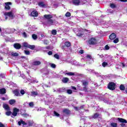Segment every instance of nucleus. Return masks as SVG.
Masks as SVG:
<instances>
[{"label":"nucleus","mask_w":127,"mask_h":127,"mask_svg":"<svg viewBox=\"0 0 127 127\" xmlns=\"http://www.w3.org/2000/svg\"><path fill=\"white\" fill-rule=\"evenodd\" d=\"M20 94L22 95H24L25 94V91L23 89H21L20 91Z\"/></svg>","instance_id":"nucleus-40"},{"label":"nucleus","mask_w":127,"mask_h":127,"mask_svg":"<svg viewBox=\"0 0 127 127\" xmlns=\"http://www.w3.org/2000/svg\"><path fill=\"white\" fill-rule=\"evenodd\" d=\"M47 41H45L44 42V44H45L46 45H47V43L46 42Z\"/></svg>","instance_id":"nucleus-60"},{"label":"nucleus","mask_w":127,"mask_h":127,"mask_svg":"<svg viewBox=\"0 0 127 127\" xmlns=\"http://www.w3.org/2000/svg\"><path fill=\"white\" fill-rule=\"evenodd\" d=\"M40 64H41V62H40V61H35L32 64L34 66H37L38 65H40Z\"/></svg>","instance_id":"nucleus-22"},{"label":"nucleus","mask_w":127,"mask_h":127,"mask_svg":"<svg viewBox=\"0 0 127 127\" xmlns=\"http://www.w3.org/2000/svg\"><path fill=\"white\" fill-rule=\"evenodd\" d=\"M52 34H53V35H56V34H57V30H53L52 31Z\"/></svg>","instance_id":"nucleus-35"},{"label":"nucleus","mask_w":127,"mask_h":127,"mask_svg":"<svg viewBox=\"0 0 127 127\" xmlns=\"http://www.w3.org/2000/svg\"><path fill=\"white\" fill-rule=\"evenodd\" d=\"M13 94L16 96V97L20 96V93H19V90L18 89H15L13 91Z\"/></svg>","instance_id":"nucleus-12"},{"label":"nucleus","mask_w":127,"mask_h":127,"mask_svg":"<svg viewBox=\"0 0 127 127\" xmlns=\"http://www.w3.org/2000/svg\"><path fill=\"white\" fill-rule=\"evenodd\" d=\"M67 94H71L73 93V91H72V90H71V89H67Z\"/></svg>","instance_id":"nucleus-43"},{"label":"nucleus","mask_w":127,"mask_h":127,"mask_svg":"<svg viewBox=\"0 0 127 127\" xmlns=\"http://www.w3.org/2000/svg\"><path fill=\"white\" fill-rule=\"evenodd\" d=\"M2 100L3 101H5V97H2Z\"/></svg>","instance_id":"nucleus-59"},{"label":"nucleus","mask_w":127,"mask_h":127,"mask_svg":"<svg viewBox=\"0 0 127 127\" xmlns=\"http://www.w3.org/2000/svg\"><path fill=\"white\" fill-rule=\"evenodd\" d=\"M31 95L33 97H35L36 96L38 95V92H37V91H31Z\"/></svg>","instance_id":"nucleus-21"},{"label":"nucleus","mask_w":127,"mask_h":127,"mask_svg":"<svg viewBox=\"0 0 127 127\" xmlns=\"http://www.w3.org/2000/svg\"><path fill=\"white\" fill-rule=\"evenodd\" d=\"M71 88L73 90H77V88L75 86H71Z\"/></svg>","instance_id":"nucleus-56"},{"label":"nucleus","mask_w":127,"mask_h":127,"mask_svg":"<svg viewBox=\"0 0 127 127\" xmlns=\"http://www.w3.org/2000/svg\"><path fill=\"white\" fill-rule=\"evenodd\" d=\"M125 92H126V93L127 94V89L125 90Z\"/></svg>","instance_id":"nucleus-64"},{"label":"nucleus","mask_w":127,"mask_h":127,"mask_svg":"<svg viewBox=\"0 0 127 127\" xmlns=\"http://www.w3.org/2000/svg\"><path fill=\"white\" fill-rule=\"evenodd\" d=\"M54 57H55V58H56V59H59V55L58 54H55L54 55Z\"/></svg>","instance_id":"nucleus-45"},{"label":"nucleus","mask_w":127,"mask_h":127,"mask_svg":"<svg viewBox=\"0 0 127 127\" xmlns=\"http://www.w3.org/2000/svg\"><path fill=\"white\" fill-rule=\"evenodd\" d=\"M116 83L114 82H110L108 83L107 88L111 91H114V90H116Z\"/></svg>","instance_id":"nucleus-2"},{"label":"nucleus","mask_w":127,"mask_h":127,"mask_svg":"<svg viewBox=\"0 0 127 127\" xmlns=\"http://www.w3.org/2000/svg\"><path fill=\"white\" fill-rule=\"evenodd\" d=\"M100 117V114L96 113H95L93 116H92L93 119H98Z\"/></svg>","instance_id":"nucleus-23"},{"label":"nucleus","mask_w":127,"mask_h":127,"mask_svg":"<svg viewBox=\"0 0 127 127\" xmlns=\"http://www.w3.org/2000/svg\"><path fill=\"white\" fill-rule=\"evenodd\" d=\"M18 126H21V125H23V126H26L27 123H25L23 120H20V121L18 122Z\"/></svg>","instance_id":"nucleus-15"},{"label":"nucleus","mask_w":127,"mask_h":127,"mask_svg":"<svg viewBox=\"0 0 127 127\" xmlns=\"http://www.w3.org/2000/svg\"><path fill=\"white\" fill-rule=\"evenodd\" d=\"M31 15L33 17H37V16H38V12L36 10H33L31 12Z\"/></svg>","instance_id":"nucleus-9"},{"label":"nucleus","mask_w":127,"mask_h":127,"mask_svg":"<svg viewBox=\"0 0 127 127\" xmlns=\"http://www.w3.org/2000/svg\"><path fill=\"white\" fill-rule=\"evenodd\" d=\"M5 4V9H6L7 10H9L10 9V6L11 4H12V3L11 2H6L4 3Z\"/></svg>","instance_id":"nucleus-4"},{"label":"nucleus","mask_w":127,"mask_h":127,"mask_svg":"<svg viewBox=\"0 0 127 127\" xmlns=\"http://www.w3.org/2000/svg\"><path fill=\"white\" fill-rule=\"evenodd\" d=\"M110 126L112 127H118V123H111Z\"/></svg>","instance_id":"nucleus-31"},{"label":"nucleus","mask_w":127,"mask_h":127,"mask_svg":"<svg viewBox=\"0 0 127 127\" xmlns=\"http://www.w3.org/2000/svg\"><path fill=\"white\" fill-rule=\"evenodd\" d=\"M65 75H68V76H75V74L74 72H66Z\"/></svg>","instance_id":"nucleus-28"},{"label":"nucleus","mask_w":127,"mask_h":127,"mask_svg":"<svg viewBox=\"0 0 127 127\" xmlns=\"http://www.w3.org/2000/svg\"><path fill=\"white\" fill-rule=\"evenodd\" d=\"M65 46H65V45H64V46H63L62 47V49H65Z\"/></svg>","instance_id":"nucleus-58"},{"label":"nucleus","mask_w":127,"mask_h":127,"mask_svg":"<svg viewBox=\"0 0 127 127\" xmlns=\"http://www.w3.org/2000/svg\"><path fill=\"white\" fill-rule=\"evenodd\" d=\"M24 53L26 55H30V52L29 51L25 50Z\"/></svg>","instance_id":"nucleus-38"},{"label":"nucleus","mask_w":127,"mask_h":127,"mask_svg":"<svg viewBox=\"0 0 127 127\" xmlns=\"http://www.w3.org/2000/svg\"><path fill=\"white\" fill-rule=\"evenodd\" d=\"M62 81L63 83H64V84H66V83H68L69 82V78L68 77H64L63 79L62 80Z\"/></svg>","instance_id":"nucleus-17"},{"label":"nucleus","mask_w":127,"mask_h":127,"mask_svg":"<svg viewBox=\"0 0 127 127\" xmlns=\"http://www.w3.org/2000/svg\"><path fill=\"white\" fill-rule=\"evenodd\" d=\"M29 106H30V107H33V106H34V104L33 103V102H31L29 103Z\"/></svg>","instance_id":"nucleus-47"},{"label":"nucleus","mask_w":127,"mask_h":127,"mask_svg":"<svg viewBox=\"0 0 127 127\" xmlns=\"http://www.w3.org/2000/svg\"><path fill=\"white\" fill-rule=\"evenodd\" d=\"M22 116H23V117H28L29 115L27 114V113H24L22 114Z\"/></svg>","instance_id":"nucleus-48"},{"label":"nucleus","mask_w":127,"mask_h":127,"mask_svg":"<svg viewBox=\"0 0 127 127\" xmlns=\"http://www.w3.org/2000/svg\"><path fill=\"white\" fill-rule=\"evenodd\" d=\"M87 58H88L89 59H92V57L90 55H87Z\"/></svg>","instance_id":"nucleus-53"},{"label":"nucleus","mask_w":127,"mask_h":127,"mask_svg":"<svg viewBox=\"0 0 127 127\" xmlns=\"http://www.w3.org/2000/svg\"><path fill=\"white\" fill-rule=\"evenodd\" d=\"M6 93V90L5 88H1L0 89V94L1 95H3Z\"/></svg>","instance_id":"nucleus-20"},{"label":"nucleus","mask_w":127,"mask_h":127,"mask_svg":"<svg viewBox=\"0 0 127 127\" xmlns=\"http://www.w3.org/2000/svg\"><path fill=\"white\" fill-rule=\"evenodd\" d=\"M118 121L120 123H123V124H127V121L123 118H118Z\"/></svg>","instance_id":"nucleus-18"},{"label":"nucleus","mask_w":127,"mask_h":127,"mask_svg":"<svg viewBox=\"0 0 127 127\" xmlns=\"http://www.w3.org/2000/svg\"><path fill=\"white\" fill-rule=\"evenodd\" d=\"M22 35L24 38H27V34H26V33H25V32H23L22 33Z\"/></svg>","instance_id":"nucleus-39"},{"label":"nucleus","mask_w":127,"mask_h":127,"mask_svg":"<svg viewBox=\"0 0 127 127\" xmlns=\"http://www.w3.org/2000/svg\"><path fill=\"white\" fill-rule=\"evenodd\" d=\"M110 6L111 7V8H116V7H117V5H116V4L114 3H110Z\"/></svg>","instance_id":"nucleus-33"},{"label":"nucleus","mask_w":127,"mask_h":127,"mask_svg":"<svg viewBox=\"0 0 127 127\" xmlns=\"http://www.w3.org/2000/svg\"><path fill=\"white\" fill-rule=\"evenodd\" d=\"M120 90H121V91H125V90H126V87H125V85H124V84H121L120 85Z\"/></svg>","instance_id":"nucleus-27"},{"label":"nucleus","mask_w":127,"mask_h":127,"mask_svg":"<svg viewBox=\"0 0 127 127\" xmlns=\"http://www.w3.org/2000/svg\"><path fill=\"white\" fill-rule=\"evenodd\" d=\"M44 17L45 18V19H47V20H48L51 18H53V15L51 14H45L44 15Z\"/></svg>","instance_id":"nucleus-10"},{"label":"nucleus","mask_w":127,"mask_h":127,"mask_svg":"<svg viewBox=\"0 0 127 127\" xmlns=\"http://www.w3.org/2000/svg\"><path fill=\"white\" fill-rule=\"evenodd\" d=\"M64 45L66 47H70V46H71V43L69 41H66L64 42Z\"/></svg>","instance_id":"nucleus-25"},{"label":"nucleus","mask_w":127,"mask_h":127,"mask_svg":"<svg viewBox=\"0 0 127 127\" xmlns=\"http://www.w3.org/2000/svg\"><path fill=\"white\" fill-rule=\"evenodd\" d=\"M88 43L89 45H96L98 44V40L95 37H91L88 40Z\"/></svg>","instance_id":"nucleus-1"},{"label":"nucleus","mask_w":127,"mask_h":127,"mask_svg":"<svg viewBox=\"0 0 127 127\" xmlns=\"http://www.w3.org/2000/svg\"><path fill=\"white\" fill-rule=\"evenodd\" d=\"M105 49L106 50H109V49H110V47H109V46L108 45L105 46Z\"/></svg>","instance_id":"nucleus-51"},{"label":"nucleus","mask_w":127,"mask_h":127,"mask_svg":"<svg viewBox=\"0 0 127 127\" xmlns=\"http://www.w3.org/2000/svg\"><path fill=\"white\" fill-rule=\"evenodd\" d=\"M63 113L65 115H70V110L67 108H65L63 110Z\"/></svg>","instance_id":"nucleus-16"},{"label":"nucleus","mask_w":127,"mask_h":127,"mask_svg":"<svg viewBox=\"0 0 127 127\" xmlns=\"http://www.w3.org/2000/svg\"><path fill=\"white\" fill-rule=\"evenodd\" d=\"M0 127H5V126L1 122H0Z\"/></svg>","instance_id":"nucleus-52"},{"label":"nucleus","mask_w":127,"mask_h":127,"mask_svg":"<svg viewBox=\"0 0 127 127\" xmlns=\"http://www.w3.org/2000/svg\"><path fill=\"white\" fill-rule=\"evenodd\" d=\"M3 108L4 109V110H6V111H9L10 110L9 106H8V105L7 104H4L3 105Z\"/></svg>","instance_id":"nucleus-19"},{"label":"nucleus","mask_w":127,"mask_h":127,"mask_svg":"<svg viewBox=\"0 0 127 127\" xmlns=\"http://www.w3.org/2000/svg\"><path fill=\"white\" fill-rule=\"evenodd\" d=\"M29 49H31V50H34L35 49V45H29L28 48Z\"/></svg>","instance_id":"nucleus-30"},{"label":"nucleus","mask_w":127,"mask_h":127,"mask_svg":"<svg viewBox=\"0 0 127 127\" xmlns=\"http://www.w3.org/2000/svg\"><path fill=\"white\" fill-rule=\"evenodd\" d=\"M102 66L103 67H106V66H108V63L104 62L102 63Z\"/></svg>","instance_id":"nucleus-42"},{"label":"nucleus","mask_w":127,"mask_h":127,"mask_svg":"<svg viewBox=\"0 0 127 127\" xmlns=\"http://www.w3.org/2000/svg\"><path fill=\"white\" fill-rule=\"evenodd\" d=\"M48 55H52L53 54V52L50 51L48 53Z\"/></svg>","instance_id":"nucleus-50"},{"label":"nucleus","mask_w":127,"mask_h":127,"mask_svg":"<svg viewBox=\"0 0 127 127\" xmlns=\"http://www.w3.org/2000/svg\"><path fill=\"white\" fill-rule=\"evenodd\" d=\"M13 47L15 49L19 50L21 48V45L18 43H16L13 44Z\"/></svg>","instance_id":"nucleus-8"},{"label":"nucleus","mask_w":127,"mask_h":127,"mask_svg":"<svg viewBox=\"0 0 127 127\" xmlns=\"http://www.w3.org/2000/svg\"><path fill=\"white\" fill-rule=\"evenodd\" d=\"M6 116H9L11 115V111H8L5 113Z\"/></svg>","instance_id":"nucleus-41"},{"label":"nucleus","mask_w":127,"mask_h":127,"mask_svg":"<svg viewBox=\"0 0 127 127\" xmlns=\"http://www.w3.org/2000/svg\"><path fill=\"white\" fill-rule=\"evenodd\" d=\"M46 49H50V46H48L46 47Z\"/></svg>","instance_id":"nucleus-57"},{"label":"nucleus","mask_w":127,"mask_h":127,"mask_svg":"<svg viewBox=\"0 0 127 127\" xmlns=\"http://www.w3.org/2000/svg\"><path fill=\"white\" fill-rule=\"evenodd\" d=\"M38 4L39 6H40V7H43V8L47 7V5L45 4L44 3V2H42V1L39 2Z\"/></svg>","instance_id":"nucleus-11"},{"label":"nucleus","mask_w":127,"mask_h":127,"mask_svg":"<svg viewBox=\"0 0 127 127\" xmlns=\"http://www.w3.org/2000/svg\"><path fill=\"white\" fill-rule=\"evenodd\" d=\"M82 2H87V0H82Z\"/></svg>","instance_id":"nucleus-61"},{"label":"nucleus","mask_w":127,"mask_h":127,"mask_svg":"<svg viewBox=\"0 0 127 127\" xmlns=\"http://www.w3.org/2000/svg\"><path fill=\"white\" fill-rule=\"evenodd\" d=\"M11 55H12V56H13L14 57H17V56H18V53H12Z\"/></svg>","instance_id":"nucleus-34"},{"label":"nucleus","mask_w":127,"mask_h":127,"mask_svg":"<svg viewBox=\"0 0 127 127\" xmlns=\"http://www.w3.org/2000/svg\"><path fill=\"white\" fill-rule=\"evenodd\" d=\"M121 126H122V127H125V126H126V125H125L124 124H122Z\"/></svg>","instance_id":"nucleus-62"},{"label":"nucleus","mask_w":127,"mask_h":127,"mask_svg":"<svg viewBox=\"0 0 127 127\" xmlns=\"http://www.w3.org/2000/svg\"><path fill=\"white\" fill-rule=\"evenodd\" d=\"M117 37V35L113 33L109 36V38L111 40H114Z\"/></svg>","instance_id":"nucleus-13"},{"label":"nucleus","mask_w":127,"mask_h":127,"mask_svg":"<svg viewBox=\"0 0 127 127\" xmlns=\"http://www.w3.org/2000/svg\"><path fill=\"white\" fill-rule=\"evenodd\" d=\"M119 38H116L115 40H114L113 42L114 43H118V42H119Z\"/></svg>","instance_id":"nucleus-44"},{"label":"nucleus","mask_w":127,"mask_h":127,"mask_svg":"<svg viewBox=\"0 0 127 127\" xmlns=\"http://www.w3.org/2000/svg\"><path fill=\"white\" fill-rule=\"evenodd\" d=\"M32 38H33L34 40H36V39H37V35L35 34H33L32 35Z\"/></svg>","instance_id":"nucleus-32"},{"label":"nucleus","mask_w":127,"mask_h":127,"mask_svg":"<svg viewBox=\"0 0 127 127\" xmlns=\"http://www.w3.org/2000/svg\"><path fill=\"white\" fill-rule=\"evenodd\" d=\"M19 112V109H17V108H15L13 110V113H12V116L14 117H16L17 116V113Z\"/></svg>","instance_id":"nucleus-7"},{"label":"nucleus","mask_w":127,"mask_h":127,"mask_svg":"<svg viewBox=\"0 0 127 127\" xmlns=\"http://www.w3.org/2000/svg\"><path fill=\"white\" fill-rule=\"evenodd\" d=\"M72 3L74 5L78 6L81 3V1L80 0H72Z\"/></svg>","instance_id":"nucleus-6"},{"label":"nucleus","mask_w":127,"mask_h":127,"mask_svg":"<svg viewBox=\"0 0 127 127\" xmlns=\"http://www.w3.org/2000/svg\"><path fill=\"white\" fill-rule=\"evenodd\" d=\"M23 47H25L26 48H28V47L29 46V44H28V43L24 42L23 43Z\"/></svg>","instance_id":"nucleus-29"},{"label":"nucleus","mask_w":127,"mask_h":127,"mask_svg":"<svg viewBox=\"0 0 127 127\" xmlns=\"http://www.w3.org/2000/svg\"><path fill=\"white\" fill-rule=\"evenodd\" d=\"M79 53H80V54H84V50H80V51H79Z\"/></svg>","instance_id":"nucleus-54"},{"label":"nucleus","mask_w":127,"mask_h":127,"mask_svg":"<svg viewBox=\"0 0 127 127\" xmlns=\"http://www.w3.org/2000/svg\"><path fill=\"white\" fill-rule=\"evenodd\" d=\"M84 108H85V105H82L81 106H80L79 107V109H80V110H83V109H84Z\"/></svg>","instance_id":"nucleus-55"},{"label":"nucleus","mask_w":127,"mask_h":127,"mask_svg":"<svg viewBox=\"0 0 127 127\" xmlns=\"http://www.w3.org/2000/svg\"><path fill=\"white\" fill-rule=\"evenodd\" d=\"M48 23L51 25H53L54 24V21L52 19H50L48 20Z\"/></svg>","instance_id":"nucleus-24"},{"label":"nucleus","mask_w":127,"mask_h":127,"mask_svg":"<svg viewBox=\"0 0 127 127\" xmlns=\"http://www.w3.org/2000/svg\"><path fill=\"white\" fill-rule=\"evenodd\" d=\"M74 109H75V111H80V107H74Z\"/></svg>","instance_id":"nucleus-49"},{"label":"nucleus","mask_w":127,"mask_h":127,"mask_svg":"<svg viewBox=\"0 0 127 127\" xmlns=\"http://www.w3.org/2000/svg\"><path fill=\"white\" fill-rule=\"evenodd\" d=\"M51 67H52V68H56V64H51Z\"/></svg>","instance_id":"nucleus-46"},{"label":"nucleus","mask_w":127,"mask_h":127,"mask_svg":"<svg viewBox=\"0 0 127 127\" xmlns=\"http://www.w3.org/2000/svg\"><path fill=\"white\" fill-rule=\"evenodd\" d=\"M81 83L82 86H84L82 91L83 92H88V84H89V82L87 80H82Z\"/></svg>","instance_id":"nucleus-3"},{"label":"nucleus","mask_w":127,"mask_h":127,"mask_svg":"<svg viewBox=\"0 0 127 127\" xmlns=\"http://www.w3.org/2000/svg\"><path fill=\"white\" fill-rule=\"evenodd\" d=\"M54 115L56 116V117H60V114H59L58 113H57L56 111H54Z\"/></svg>","instance_id":"nucleus-37"},{"label":"nucleus","mask_w":127,"mask_h":127,"mask_svg":"<svg viewBox=\"0 0 127 127\" xmlns=\"http://www.w3.org/2000/svg\"><path fill=\"white\" fill-rule=\"evenodd\" d=\"M122 65H123V67H125L126 65H125V64H122Z\"/></svg>","instance_id":"nucleus-63"},{"label":"nucleus","mask_w":127,"mask_h":127,"mask_svg":"<svg viewBox=\"0 0 127 127\" xmlns=\"http://www.w3.org/2000/svg\"><path fill=\"white\" fill-rule=\"evenodd\" d=\"M65 15L66 17H70V16H71V13H70V12H67Z\"/></svg>","instance_id":"nucleus-36"},{"label":"nucleus","mask_w":127,"mask_h":127,"mask_svg":"<svg viewBox=\"0 0 127 127\" xmlns=\"http://www.w3.org/2000/svg\"><path fill=\"white\" fill-rule=\"evenodd\" d=\"M4 15L6 16H9L10 18H13V17H14V14L12 13V11L6 12H5Z\"/></svg>","instance_id":"nucleus-5"},{"label":"nucleus","mask_w":127,"mask_h":127,"mask_svg":"<svg viewBox=\"0 0 127 127\" xmlns=\"http://www.w3.org/2000/svg\"><path fill=\"white\" fill-rule=\"evenodd\" d=\"M84 31H78L76 35H77V36H78V37H82V36H83V35H84Z\"/></svg>","instance_id":"nucleus-14"},{"label":"nucleus","mask_w":127,"mask_h":127,"mask_svg":"<svg viewBox=\"0 0 127 127\" xmlns=\"http://www.w3.org/2000/svg\"><path fill=\"white\" fill-rule=\"evenodd\" d=\"M16 101L14 99H11L9 101V104L10 105H13V104H15Z\"/></svg>","instance_id":"nucleus-26"}]
</instances>
